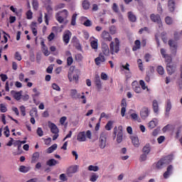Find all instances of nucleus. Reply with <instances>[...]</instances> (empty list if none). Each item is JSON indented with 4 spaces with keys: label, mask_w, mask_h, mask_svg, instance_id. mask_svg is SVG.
Here are the masks:
<instances>
[{
    "label": "nucleus",
    "mask_w": 182,
    "mask_h": 182,
    "mask_svg": "<svg viewBox=\"0 0 182 182\" xmlns=\"http://www.w3.org/2000/svg\"><path fill=\"white\" fill-rule=\"evenodd\" d=\"M79 75H80V70H75V66H71L68 75L69 81L75 80V83H77L79 82Z\"/></svg>",
    "instance_id": "nucleus-1"
},
{
    "label": "nucleus",
    "mask_w": 182,
    "mask_h": 182,
    "mask_svg": "<svg viewBox=\"0 0 182 182\" xmlns=\"http://www.w3.org/2000/svg\"><path fill=\"white\" fill-rule=\"evenodd\" d=\"M173 161V155H168L161 158L156 164H155L156 168L157 170H161L164 164H170V162Z\"/></svg>",
    "instance_id": "nucleus-2"
},
{
    "label": "nucleus",
    "mask_w": 182,
    "mask_h": 182,
    "mask_svg": "<svg viewBox=\"0 0 182 182\" xmlns=\"http://www.w3.org/2000/svg\"><path fill=\"white\" fill-rule=\"evenodd\" d=\"M109 49L111 55H114V53H119L120 50V41L119 38H115L114 41H112L109 44Z\"/></svg>",
    "instance_id": "nucleus-3"
},
{
    "label": "nucleus",
    "mask_w": 182,
    "mask_h": 182,
    "mask_svg": "<svg viewBox=\"0 0 182 182\" xmlns=\"http://www.w3.org/2000/svg\"><path fill=\"white\" fill-rule=\"evenodd\" d=\"M114 139H116L117 135V142L122 143L123 141V127L119 126L118 128L117 127L114 129Z\"/></svg>",
    "instance_id": "nucleus-4"
},
{
    "label": "nucleus",
    "mask_w": 182,
    "mask_h": 182,
    "mask_svg": "<svg viewBox=\"0 0 182 182\" xmlns=\"http://www.w3.org/2000/svg\"><path fill=\"white\" fill-rule=\"evenodd\" d=\"M86 137L88 139H91L92 137V132L90 130L87 131V132H81L78 133L77 136V140L78 141H86Z\"/></svg>",
    "instance_id": "nucleus-5"
},
{
    "label": "nucleus",
    "mask_w": 182,
    "mask_h": 182,
    "mask_svg": "<svg viewBox=\"0 0 182 182\" xmlns=\"http://www.w3.org/2000/svg\"><path fill=\"white\" fill-rule=\"evenodd\" d=\"M107 139V136L106 135V134H105V132H102L100 136V149H105V147H106Z\"/></svg>",
    "instance_id": "nucleus-6"
},
{
    "label": "nucleus",
    "mask_w": 182,
    "mask_h": 182,
    "mask_svg": "<svg viewBox=\"0 0 182 182\" xmlns=\"http://www.w3.org/2000/svg\"><path fill=\"white\" fill-rule=\"evenodd\" d=\"M150 18L152 22H155L156 23H158V25H159V28L160 26H163V24H161V18H160V15H156L154 14H151Z\"/></svg>",
    "instance_id": "nucleus-7"
},
{
    "label": "nucleus",
    "mask_w": 182,
    "mask_h": 182,
    "mask_svg": "<svg viewBox=\"0 0 182 182\" xmlns=\"http://www.w3.org/2000/svg\"><path fill=\"white\" fill-rule=\"evenodd\" d=\"M168 43L171 48V53L176 55V53H177V41L169 40Z\"/></svg>",
    "instance_id": "nucleus-8"
},
{
    "label": "nucleus",
    "mask_w": 182,
    "mask_h": 182,
    "mask_svg": "<svg viewBox=\"0 0 182 182\" xmlns=\"http://www.w3.org/2000/svg\"><path fill=\"white\" fill-rule=\"evenodd\" d=\"M78 169H79V166H77V165L70 166L67 169V174H68V176H72V174H75V173L77 172Z\"/></svg>",
    "instance_id": "nucleus-9"
},
{
    "label": "nucleus",
    "mask_w": 182,
    "mask_h": 182,
    "mask_svg": "<svg viewBox=\"0 0 182 182\" xmlns=\"http://www.w3.org/2000/svg\"><path fill=\"white\" fill-rule=\"evenodd\" d=\"M48 127L53 134L59 133V128H58V126H56V124L49 122Z\"/></svg>",
    "instance_id": "nucleus-10"
},
{
    "label": "nucleus",
    "mask_w": 182,
    "mask_h": 182,
    "mask_svg": "<svg viewBox=\"0 0 182 182\" xmlns=\"http://www.w3.org/2000/svg\"><path fill=\"white\" fill-rule=\"evenodd\" d=\"M101 38L104 39V41H107V42H112V36L110 33L106 31H102L101 34Z\"/></svg>",
    "instance_id": "nucleus-11"
},
{
    "label": "nucleus",
    "mask_w": 182,
    "mask_h": 182,
    "mask_svg": "<svg viewBox=\"0 0 182 182\" xmlns=\"http://www.w3.org/2000/svg\"><path fill=\"white\" fill-rule=\"evenodd\" d=\"M102 51L105 56L110 55V48L109 49V46L105 43H102Z\"/></svg>",
    "instance_id": "nucleus-12"
},
{
    "label": "nucleus",
    "mask_w": 182,
    "mask_h": 182,
    "mask_svg": "<svg viewBox=\"0 0 182 182\" xmlns=\"http://www.w3.org/2000/svg\"><path fill=\"white\" fill-rule=\"evenodd\" d=\"M149 113H150V111L149 110V108L144 107L141 109L140 112V116L141 119H146V117H149Z\"/></svg>",
    "instance_id": "nucleus-13"
},
{
    "label": "nucleus",
    "mask_w": 182,
    "mask_h": 182,
    "mask_svg": "<svg viewBox=\"0 0 182 182\" xmlns=\"http://www.w3.org/2000/svg\"><path fill=\"white\" fill-rule=\"evenodd\" d=\"M166 71L168 75H173L176 72V65L171 64L166 65Z\"/></svg>",
    "instance_id": "nucleus-14"
},
{
    "label": "nucleus",
    "mask_w": 182,
    "mask_h": 182,
    "mask_svg": "<svg viewBox=\"0 0 182 182\" xmlns=\"http://www.w3.org/2000/svg\"><path fill=\"white\" fill-rule=\"evenodd\" d=\"M70 36H72V33H70V31H66L64 33L63 41L65 42V43L66 44L69 43V41H70Z\"/></svg>",
    "instance_id": "nucleus-15"
},
{
    "label": "nucleus",
    "mask_w": 182,
    "mask_h": 182,
    "mask_svg": "<svg viewBox=\"0 0 182 182\" xmlns=\"http://www.w3.org/2000/svg\"><path fill=\"white\" fill-rule=\"evenodd\" d=\"M171 173H173V165H169L167 167L166 171L164 173V178H168Z\"/></svg>",
    "instance_id": "nucleus-16"
},
{
    "label": "nucleus",
    "mask_w": 182,
    "mask_h": 182,
    "mask_svg": "<svg viewBox=\"0 0 182 182\" xmlns=\"http://www.w3.org/2000/svg\"><path fill=\"white\" fill-rule=\"evenodd\" d=\"M168 11L173 12L176 9V1L174 0L168 1Z\"/></svg>",
    "instance_id": "nucleus-17"
},
{
    "label": "nucleus",
    "mask_w": 182,
    "mask_h": 182,
    "mask_svg": "<svg viewBox=\"0 0 182 182\" xmlns=\"http://www.w3.org/2000/svg\"><path fill=\"white\" fill-rule=\"evenodd\" d=\"M56 164H59V161L55 159H51L46 161V166H48V167H55Z\"/></svg>",
    "instance_id": "nucleus-18"
},
{
    "label": "nucleus",
    "mask_w": 182,
    "mask_h": 182,
    "mask_svg": "<svg viewBox=\"0 0 182 182\" xmlns=\"http://www.w3.org/2000/svg\"><path fill=\"white\" fill-rule=\"evenodd\" d=\"M11 95L14 96V99L16 100H21V96H22V92H16L15 90L11 91Z\"/></svg>",
    "instance_id": "nucleus-19"
},
{
    "label": "nucleus",
    "mask_w": 182,
    "mask_h": 182,
    "mask_svg": "<svg viewBox=\"0 0 182 182\" xmlns=\"http://www.w3.org/2000/svg\"><path fill=\"white\" fill-rule=\"evenodd\" d=\"M105 60H106V59L105 58V55L100 54L97 58H95V64L99 66V65H100V63H102V62H105Z\"/></svg>",
    "instance_id": "nucleus-20"
},
{
    "label": "nucleus",
    "mask_w": 182,
    "mask_h": 182,
    "mask_svg": "<svg viewBox=\"0 0 182 182\" xmlns=\"http://www.w3.org/2000/svg\"><path fill=\"white\" fill-rule=\"evenodd\" d=\"M41 43L43 49V53L45 56H49L50 53H49V50H48V47L45 45V41H42Z\"/></svg>",
    "instance_id": "nucleus-21"
},
{
    "label": "nucleus",
    "mask_w": 182,
    "mask_h": 182,
    "mask_svg": "<svg viewBox=\"0 0 182 182\" xmlns=\"http://www.w3.org/2000/svg\"><path fill=\"white\" fill-rule=\"evenodd\" d=\"M95 83L97 90L100 91L102 90V81L100 80V77H96Z\"/></svg>",
    "instance_id": "nucleus-22"
},
{
    "label": "nucleus",
    "mask_w": 182,
    "mask_h": 182,
    "mask_svg": "<svg viewBox=\"0 0 182 182\" xmlns=\"http://www.w3.org/2000/svg\"><path fill=\"white\" fill-rule=\"evenodd\" d=\"M70 96L73 99H80V94L77 93V90H71Z\"/></svg>",
    "instance_id": "nucleus-23"
},
{
    "label": "nucleus",
    "mask_w": 182,
    "mask_h": 182,
    "mask_svg": "<svg viewBox=\"0 0 182 182\" xmlns=\"http://www.w3.org/2000/svg\"><path fill=\"white\" fill-rule=\"evenodd\" d=\"M41 154H39V152H35L31 158V163L32 164H35L36 163V161H38V160H39V157H40Z\"/></svg>",
    "instance_id": "nucleus-24"
},
{
    "label": "nucleus",
    "mask_w": 182,
    "mask_h": 182,
    "mask_svg": "<svg viewBox=\"0 0 182 182\" xmlns=\"http://www.w3.org/2000/svg\"><path fill=\"white\" fill-rule=\"evenodd\" d=\"M171 110V101L170 100H168L166 102V114L168 116V114L170 113V111Z\"/></svg>",
    "instance_id": "nucleus-25"
},
{
    "label": "nucleus",
    "mask_w": 182,
    "mask_h": 182,
    "mask_svg": "<svg viewBox=\"0 0 182 182\" xmlns=\"http://www.w3.org/2000/svg\"><path fill=\"white\" fill-rule=\"evenodd\" d=\"M151 150V147L150 146V144H147L144 146L142 151L144 154H149Z\"/></svg>",
    "instance_id": "nucleus-26"
},
{
    "label": "nucleus",
    "mask_w": 182,
    "mask_h": 182,
    "mask_svg": "<svg viewBox=\"0 0 182 182\" xmlns=\"http://www.w3.org/2000/svg\"><path fill=\"white\" fill-rule=\"evenodd\" d=\"M31 170V166H20L19 171L21 173H28Z\"/></svg>",
    "instance_id": "nucleus-27"
},
{
    "label": "nucleus",
    "mask_w": 182,
    "mask_h": 182,
    "mask_svg": "<svg viewBox=\"0 0 182 182\" xmlns=\"http://www.w3.org/2000/svg\"><path fill=\"white\" fill-rule=\"evenodd\" d=\"M134 45L135 46H134V47L132 48V50L134 51L139 50V49H140V46L141 45L140 40H136L134 42Z\"/></svg>",
    "instance_id": "nucleus-28"
},
{
    "label": "nucleus",
    "mask_w": 182,
    "mask_h": 182,
    "mask_svg": "<svg viewBox=\"0 0 182 182\" xmlns=\"http://www.w3.org/2000/svg\"><path fill=\"white\" fill-rule=\"evenodd\" d=\"M128 18L131 22H136V21L137 19L136 18V16H134V14H133V12H132V11L128 12Z\"/></svg>",
    "instance_id": "nucleus-29"
},
{
    "label": "nucleus",
    "mask_w": 182,
    "mask_h": 182,
    "mask_svg": "<svg viewBox=\"0 0 182 182\" xmlns=\"http://www.w3.org/2000/svg\"><path fill=\"white\" fill-rule=\"evenodd\" d=\"M30 116L31 117H38V109H36V107L32 108L30 111Z\"/></svg>",
    "instance_id": "nucleus-30"
},
{
    "label": "nucleus",
    "mask_w": 182,
    "mask_h": 182,
    "mask_svg": "<svg viewBox=\"0 0 182 182\" xmlns=\"http://www.w3.org/2000/svg\"><path fill=\"white\" fill-rule=\"evenodd\" d=\"M132 144L134 146V147H139V138L136 136H132Z\"/></svg>",
    "instance_id": "nucleus-31"
},
{
    "label": "nucleus",
    "mask_w": 182,
    "mask_h": 182,
    "mask_svg": "<svg viewBox=\"0 0 182 182\" xmlns=\"http://www.w3.org/2000/svg\"><path fill=\"white\" fill-rule=\"evenodd\" d=\"M152 106L154 113H159V103L157 102V100L153 101Z\"/></svg>",
    "instance_id": "nucleus-32"
},
{
    "label": "nucleus",
    "mask_w": 182,
    "mask_h": 182,
    "mask_svg": "<svg viewBox=\"0 0 182 182\" xmlns=\"http://www.w3.org/2000/svg\"><path fill=\"white\" fill-rule=\"evenodd\" d=\"M56 149H58V144H54L47 149V153H48V154H50V153H53V151L56 150Z\"/></svg>",
    "instance_id": "nucleus-33"
},
{
    "label": "nucleus",
    "mask_w": 182,
    "mask_h": 182,
    "mask_svg": "<svg viewBox=\"0 0 182 182\" xmlns=\"http://www.w3.org/2000/svg\"><path fill=\"white\" fill-rule=\"evenodd\" d=\"M156 126H157V119L150 121L149 123V125H148L149 129H154V127H156Z\"/></svg>",
    "instance_id": "nucleus-34"
},
{
    "label": "nucleus",
    "mask_w": 182,
    "mask_h": 182,
    "mask_svg": "<svg viewBox=\"0 0 182 182\" xmlns=\"http://www.w3.org/2000/svg\"><path fill=\"white\" fill-rule=\"evenodd\" d=\"M98 40L95 39L92 41V49H95V50H97V48L99 46V44L97 43Z\"/></svg>",
    "instance_id": "nucleus-35"
},
{
    "label": "nucleus",
    "mask_w": 182,
    "mask_h": 182,
    "mask_svg": "<svg viewBox=\"0 0 182 182\" xmlns=\"http://www.w3.org/2000/svg\"><path fill=\"white\" fill-rule=\"evenodd\" d=\"M156 71L159 73V75H164V68L163 66L159 65L156 68Z\"/></svg>",
    "instance_id": "nucleus-36"
},
{
    "label": "nucleus",
    "mask_w": 182,
    "mask_h": 182,
    "mask_svg": "<svg viewBox=\"0 0 182 182\" xmlns=\"http://www.w3.org/2000/svg\"><path fill=\"white\" fill-rule=\"evenodd\" d=\"M165 22L166 25H173V18L170 16H166L165 18Z\"/></svg>",
    "instance_id": "nucleus-37"
},
{
    "label": "nucleus",
    "mask_w": 182,
    "mask_h": 182,
    "mask_svg": "<svg viewBox=\"0 0 182 182\" xmlns=\"http://www.w3.org/2000/svg\"><path fill=\"white\" fill-rule=\"evenodd\" d=\"M32 5L33 9H35V11H38V9L39 8V3H38V0H33Z\"/></svg>",
    "instance_id": "nucleus-38"
},
{
    "label": "nucleus",
    "mask_w": 182,
    "mask_h": 182,
    "mask_svg": "<svg viewBox=\"0 0 182 182\" xmlns=\"http://www.w3.org/2000/svg\"><path fill=\"white\" fill-rule=\"evenodd\" d=\"M112 126H113V122L109 121L105 125L106 130H112Z\"/></svg>",
    "instance_id": "nucleus-39"
},
{
    "label": "nucleus",
    "mask_w": 182,
    "mask_h": 182,
    "mask_svg": "<svg viewBox=\"0 0 182 182\" xmlns=\"http://www.w3.org/2000/svg\"><path fill=\"white\" fill-rule=\"evenodd\" d=\"M77 16V14H74L72 16V19H71V25H73V26H75V25H76V17Z\"/></svg>",
    "instance_id": "nucleus-40"
},
{
    "label": "nucleus",
    "mask_w": 182,
    "mask_h": 182,
    "mask_svg": "<svg viewBox=\"0 0 182 182\" xmlns=\"http://www.w3.org/2000/svg\"><path fill=\"white\" fill-rule=\"evenodd\" d=\"M164 59H165V62L167 63L166 65H171V63L173 60L171 58V56L168 55H166V58H164Z\"/></svg>",
    "instance_id": "nucleus-41"
},
{
    "label": "nucleus",
    "mask_w": 182,
    "mask_h": 182,
    "mask_svg": "<svg viewBox=\"0 0 182 182\" xmlns=\"http://www.w3.org/2000/svg\"><path fill=\"white\" fill-rule=\"evenodd\" d=\"M89 6H90V4H89V1L85 0L83 2H82V8L84 9H89Z\"/></svg>",
    "instance_id": "nucleus-42"
},
{
    "label": "nucleus",
    "mask_w": 182,
    "mask_h": 182,
    "mask_svg": "<svg viewBox=\"0 0 182 182\" xmlns=\"http://www.w3.org/2000/svg\"><path fill=\"white\" fill-rule=\"evenodd\" d=\"M181 129H182V127H178L177 128V130H176V139H178L180 137V134L181 133Z\"/></svg>",
    "instance_id": "nucleus-43"
},
{
    "label": "nucleus",
    "mask_w": 182,
    "mask_h": 182,
    "mask_svg": "<svg viewBox=\"0 0 182 182\" xmlns=\"http://www.w3.org/2000/svg\"><path fill=\"white\" fill-rule=\"evenodd\" d=\"M109 32L111 33V35H114L117 32V28L114 26H111L109 27Z\"/></svg>",
    "instance_id": "nucleus-44"
},
{
    "label": "nucleus",
    "mask_w": 182,
    "mask_h": 182,
    "mask_svg": "<svg viewBox=\"0 0 182 182\" xmlns=\"http://www.w3.org/2000/svg\"><path fill=\"white\" fill-rule=\"evenodd\" d=\"M8 109H6V107L5 106V105L4 104H0V112L1 113H6V112L7 111Z\"/></svg>",
    "instance_id": "nucleus-45"
},
{
    "label": "nucleus",
    "mask_w": 182,
    "mask_h": 182,
    "mask_svg": "<svg viewBox=\"0 0 182 182\" xmlns=\"http://www.w3.org/2000/svg\"><path fill=\"white\" fill-rule=\"evenodd\" d=\"M139 85H140L141 89H143V90H146V89H147V86H146V83L144 82V80H141L139 81Z\"/></svg>",
    "instance_id": "nucleus-46"
},
{
    "label": "nucleus",
    "mask_w": 182,
    "mask_h": 182,
    "mask_svg": "<svg viewBox=\"0 0 182 182\" xmlns=\"http://www.w3.org/2000/svg\"><path fill=\"white\" fill-rule=\"evenodd\" d=\"M46 9L48 11V15H52V12L53 11V9L52 8V6L48 5L46 7Z\"/></svg>",
    "instance_id": "nucleus-47"
},
{
    "label": "nucleus",
    "mask_w": 182,
    "mask_h": 182,
    "mask_svg": "<svg viewBox=\"0 0 182 182\" xmlns=\"http://www.w3.org/2000/svg\"><path fill=\"white\" fill-rule=\"evenodd\" d=\"M20 110L21 112L22 116H26V109L25 108V106H23V105L21 106Z\"/></svg>",
    "instance_id": "nucleus-48"
},
{
    "label": "nucleus",
    "mask_w": 182,
    "mask_h": 182,
    "mask_svg": "<svg viewBox=\"0 0 182 182\" xmlns=\"http://www.w3.org/2000/svg\"><path fill=\"white\" fill-rule=\"evenodd\" d=\"M112 9V11H114V12H115L116 14L119 12V6H117V4L116 3L113 4Z\"/></svg>",
    "instance_id": "nucleus-49"
},
{
    "label": "nucleus",
    "mask_w": 182,
    "mask_h": 182,
    "mask_svg": "<svg viewBox=\"0 0 182 182\" xmlns=\"http://www.w3.org/2000/svg\"><path fill=\"white\" fill-rule=\"evenodd\" d=\"M37 134L39 137H42V136H43V130H42V128L38 127L37 129Z\"/></svg>",
    "instance_id": "nucleus-50"
},
{
    "label": "nucleus",
    "mask_w": 182,
    "mask_h": 182,
    "mask_svg": "<svg viewBox=\"0 0 182 182\" xmlns=\"http://www.w3.org/2000/svg\"><path fill=\"white\" fill-rule=\"evenodd\" d=\"M4 134H5L6 137H9V127L8 126L4 128Z\"/></svg>",
    "instance_id": "nucleus-51"
},
{
    "label": "nucleus",
    "mask_w": 182,
    "mask_h": 182,
    "mask_svg": "<svg viewBox=\"0 0 182 182\" xmlns=\"http://www.w3.org/2000/svg\"><path fill=\"white\" fill-rule=\"evenodd\" d=\"M52 87H53V89H54V90H57L58 92H60V87H59V85H58V84L53 83L52 85Z\"/></svg>",
    "instance_id": "nucleus-52"
},
{
    "label": "nucleus",
    "mask_w": 182,
    "mask_h": 182,
    "mask_svg": "<svg viewBox=\"0 0 182 182\" xmlns=\"http://www.w3.org/2000/svg\"><path fill=\"white\" fill-rule=\"evenodd\" d=\"M73 63V58L72 57H68L67 58V65L70 66Z\"/></svg>",
    "instance_id": "nucleus-53"
},
{
    "label": "nucleus",
    "mask_w": 182,
    "mask_h": 182,
    "mask_svg": "<svg viewBox=\"0 0 182 182\" xmlns=\"http://www.w3.org/2000/svg\"><path fill=\"white\" fill-rule=\"evenodd\" d=\"M99 178V175L96 174L95 173H92V181L95 182L96 180Z\"/></svg>",
    "instance_id": "nucleus-54"
},
{
    "label": "nucleus",
    "mask_w": 182,
    "mask_h": 182,
    "mask_svg": "<svg viewBox=\"0 0 182 182\" xmlns=\"http://www.w3.org/2000/svg\"><path fill=\"white\" fill-rule=\"evenodd\" d=\"M130 117L132 120H139V115L136 113L131 114Z\"/></svg>",
    "instance_id": "nucleus-55"
},
{
    "label": "nucleus",
    "mask_w": 182,
    "mask_h": 182,
    "mask_svg": "<svg viewBox=\"0 0 182 182\" xmlns=\"http://www.w3.org/2000/svg\"><path fill=\"white\" fill-rule=\"evenodd\" d=\"M15 59H16V60H22V56L21 55V54L19 53V52H16L15 53Z\"/></svg>",
    "instance_id": "nucleus-56"
},
{
    "label": "nucleus",
    "mask_w": 182,
    "mask_h": 182,
    "mask_svg": "<svg viewBox=\"0 0 182 182\" xmlns=\"http://www.w3.org/2000/svg\"><path fill=\"white\" fill-rule=\"evenodd\" d=\"M75 60H77L78 62H80L82 59H83V56H82V54H77L75 57Z\"/></svg>",
    "instance_id": "nucleus-57"
},
{
    "label": "nucleus",
    "mask_w": 182,
    "mask_h": 182,
    "mask_svg": "<svg viewBox=\"0 0 182 182\" xmlns=\"http://www.w3.org/2000/svg\"><path fill=\"white\" fill-rule=\"evenodd\" d=\"M157 140H158V143L159 144H161V143H163V141L166 140V137H164V136H161L157 139Z\"/></svg>",
    "instance_id": "nucleus-58"
},
{
    "label": "nucleus",
    "mask_w": 182,
    "mask_h": 182,
    "mask_svg": "<svg viewBox=\"0 0 182 182\" xmlns=\"http://www.w3.org/2000/svg\"><path fill=\"white\" fill-rule=\"evenodd\" d=\"M134 90L135 93H141V87H140V86H136Z\"/></svg>",
    "instance_id": "nucleus-59"
},
{
    "label": "nucleus",
    "mask_w": 182,
    "mask_h": 182,
    "mask_svg": "<svg viewBox=\"0 0 182 182\" xmlns=\"http://www.w3.org/2000/svg\"><path fill=\"white\" fill-rule=\"evenodd\" d=\"M32 15H33V14L32 13V11L31 10L27 11V13H26L27 19H32V17H33Z\"/></svg>",
    "instance_id": "nucleus-60"
},
{
    "label": "nucleus",
    "mask_w": 182,
    "mask_h": 182,
    "mask_svg": "<svg viewBox=\"0 0 182 182\" xmlns=\"http://www.w3.org/2000/svg\"><path fill=\"white\" fill-rule=\"evenodd\" d=\"M75 47L77 50H80V52H82V45H80V43H76L75 44Z\"/></svg>",
    "instance_id": "nucleus-61"
},
{
    "label": "nucleus",
    "mask_w": 182,
    "mask_h": 182,
    "mask_svg": "<svg viewBox=\"0 0 182 182\" xmlns=\"http://www.w3.org/2000/svg\"><path fill=\"white\" fill-rule=\"evenodd\" d=\"M0 77L1 78L2 82H6L8 79V76L5 74H1Z\"/></svg>",
    "instance_id": "nucleus-62"
},
{
    "label": "nucleus",
    "mask_w": 182,
    "mask_h": 182,
    "mask_svg": "<svg viewBox=\"0 0 182 182\" xmlns=\"http://www.w3.org/2000/svg\"><path fill=\"white\" fill-rule=\"evenodd\" d=\"M122 107H127V102H126V99H122L121 102Z\"/></svg>",
    "instance_id": "nucleus-63"
},
{
    "label": "nucleus",
    "mask_w": 182,
    "mask_h": 182,
    "mask_svg": "<svg viewBox=\"0 0 182 182\" xmlns=\"http://www.w3.org/2000/svg\"><path fill=\"white\" fill-rule=\"evenodd\" d=\"M107 75L106 74V73H101V79L102 80H107Z\"/></svg>",
    "instance_id": "nucleus-64"
}]
</instances>
